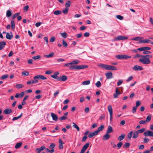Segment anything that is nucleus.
Wrapping results in <instances>:
<instances>
[{"instance_id": "obj_53", "label": "nucleus", "mask_w": 153, "mask_h": 153, "mask_svg": "<svg viewBox=\"0 0 153 153\" xmlns=\"http://www.w3.org/2000/svg\"><path fill=\"white\" fill-rule=\"evenodd\" d=\"M95 85L98 88L100 87L101 85V83L100 81L97 82L95 84Z\"/></svg>"}, {"instance_id": "obj_5", "label": "nucleus", "mask_w": 153, "mask_h": 153, "mask_svg": "<svg viewBox=\"0 0 153 153\" xmlns=\"http://www.w3.org/2000/svg\"><path fill=\"white\" fill-rule=\"evenodd\" d=\"M128 37L127 36H120L114 37L113 39V41H117L125 40L128 39Z\"/></svg>"}, {"instance_id": "obj_4", "label": "nucleus", "mask_w": 153, "mask_h": 153, "mask_svg": "<svg viewBox=\"0 0 153 153\" xmlns=\"http://www.w3.org/2000/svg\"><path fill=\"white\" fill-rule=\"evenodd\" d=\"M39 79L42 80H45L47 78L43 75H38L33 77L34 80H33V82L34 83H37L38 82V79Z\"/></svg>"}, {"instance_id": "obj_32", "label": "nucleus", "mask_w": 153, "mask_h": 153, "mask_svg": "<svg viewBox=\"0 0 153 153\" xmlns=\"http://www.w3.org/2000/svg\"><path fill=\"white\" fill-rule=\"evenodd\" d=\"M151 116L149 115L147 116L145 121L146 123L149 122L151 120Z\"/></svg>"}, {"instance_id": "obj_1", "label": "nucleus", "mask_w": 153, "mask_h": 153, "mask_svg": "<svg viewBox=\"0 0 153 153\" xmlns=\"http://www.w3.org/2000/svg\"><path fill=\"white\" fill-rule=\"evenodd\" d=\"M71 62L65 64L63 65L64 67L69 66V68L71 69L79 70L80 69H83L87 68L88 67L86 65H71Z\"/></svg>"}, {"instance_id": "obj_62", "label": "nucleus", "mask_w": 153, "mask_h": 153, "mask_svg": "<svg viewBox=\"0 0 153 153\" xmlns=\"http://www.w3.org/2000/svg\"><path fill=\"white\" fill-rule=\"evenodd\" d=\"M33 80H29L27 82V85H30V84H34V83L33 82Z\"/></svg>"}, {"instance_id": "obj_58", "label": "nucleus", "mask_w": 153, "mask_h": 153, "mask_svg": "<svg viewBox=\"0 0 153 153\" xmlns=\"http://www.w3.org/2000/svg\"><path fill=\"white\" fill-rule=\"evenodd\" d=\"M46 151L48 152H51V153H53L54 152V150H50L49 149L47 148H45Z\"/></svg>"}, {"instance_id": "obj_27", "label": "nucleus", "mask_w": 153, "mask_h": 153, "mask_svg": "<svg viewBox=\"0 0 153 153\" xmlns=\"http://www.w3.org/2000/svg\"><path fill=\"white\" fill-rule=\"evenodd\" d=\"M22 142H20L19 143H16V144L15 146V147L16 149H17L20 147L22 146Z\"/></svg>"}, {"instance_id": "obj_36", "label": "nucleus", "mask_w": 153, "mask_h": 153, "mask_svg": "<svg viewBox=\"0 0 153 153\" xmlns=\"http://www.w3.org/2000/svg\"><path fill=\"white\" fill-rule=\"evenodd\" d=\"M55 146V144L53 143H52L49 146V148L50 149H51V150H54V148Z\"/></svg>"}, {"instance_id": "obj_54", "label": "nucleus", "mask_w": 153, "mask_h": 153, "mask_svg": "<svg viewBox=\"0 0 153 153\" xmlns=\"http://www.w3.org/2000/svg\"><path fill=\"white\" fill-rule=\"evenodd\" d=\"M141 104V102L139 101H137L136 102V105L135 106L136 108H137L138 106Z\"/></svg>"}, {"instance_id": "obj_50", "label": "nucleus", "mask_w": 153, "mask_h": 153, "mask_svg": "<svg viewBox=\"0 0 153 153\" xmlns=\"http://www.w3.org/2000/svg\"><path fill=\"white\" fill-rule=\"evenodd\" d=\"M145 130V129L144 128H141L138 130L137 132L138 133H142Z\"/></svg>"}, {"instance_id": "obj_12", "label": "nucleus", "mask_w": 153, "mask_h": 153, "mask_svg": "<svg viewBox=\"0 0 153 153\" xmlns=\"http://www.w3.org/2000/svg\"><path fill=\"white\" fill-rule=\"evenodd\" d=\"M121 94V93L118 90V88H117L116 89L115 93L113 94L114 98H116L118 97V95Z\"/></svg>"}, {"instance_id": "obj_2", "label": "nucleus", "mask_w": 153, "mask_h": 153, "mask_svg": "<svg viewBox=\"0 0 153 153\" xmlns=\"http://www.w3.org/2000/svg\"><path fill=\"white\" fill-rule=\"evenodd\" d=\"M99 66L101 68L106 70L113 71L116 70L117 69L116 67L109 65L100 64Z\"/></svg>"}, {"instance_id": "obj_61", "label": "nucleus", "mask_w": 153, "mask_h": 153, "mask_svg": "<svg viewBox=\"0 0 153 153\" xmlns=\"http://www.w3.org/2000/svg\"><path fill=\"white\" fill-rule=\"evenodd\" d=\"M29 8V6L28 5H26L24 7L23 9L25 11L27 12Z\"/></svg>"}, {"instance_id": "obj_13", "label": "nucleus", "mask_w": 153, "mask_h": 153, "mask_svg": "<svg viewBox=\"0 0 153 153\" xmlns=\"http://www.w3.org/2000/svg\"><path fill=\"white\" fill-rule=\"evenodd\" d=\"M110 137V135L108 133L106 132V134L103 136L102 140H108Z\"/></svg>"}, {"instance_id": "obj_40", "label": "nucleus", "mask_w": 153, "mask_h": 153, "mask_svg": "<svg viewBox=\"0 0 153 153\" xmlns=\"http://www.w3.org/2000/svg\"><path fill=\"white\" fill-rule=\"evenodd\" d=\"M71 1H68L65 3V6L66 8H68L70 7L71 4Z\"/></svg>"}, {"instance_id": "obj_48", "label": "nucleus", "mask_w": 153, "mask_h": 153, "mask_svg": "<svg viewBox=\"0 0 153 153\" xmlns=\"http://www.w3.org/2000/svg\"><path fill=\"white\" fill-rule=\"evenodd\" d=\"M16 87L17 88L20 89L22 88L23 86L22 84H18L16 85Z\"/></svg>"}, {"instance_id": "obj_20", "label": "nucleus", "mask_w": 153, "mask_h": 153, "mask_svg": "<svg viewBox=\"0 0 153 153\" xmlns=\"http://www.w3.org/2000/svg\"><path fill=\"white\" fill-rule=\"evenodd\" d=\"M67 76L65 75H62V76L59 77V81H65L67 80Z\"/></svg>"}, {"instance_id": "obj_18", "label": "nucleus", "mask_w": 153, "mask_h": 153, "mask_svg": "<svg viewBox=\"0 0 153 153\" xmlns=\"http://www.w3.org/2000/svg\"><path fill=\"white\" fill-rule=\"evenodd\" d=\"M12 112L11 109H6L3 111V113L6 114H9Z\"/></svg>"}, {"instance_id": "obj_33", "label": "nucleus", "mask_w": 153, "mask_h": 153, "mask_svg": "<svg viewBox=\"0 0 153 153\" xmlns=\"http://www.w3.org/2000/svg\"><path fill=\"white\" fill-rule=\"evenodd\" d=\"M29 74V73L27 71H23L22 73V75L24 76H28Z\"/></svg>"}, {"instance_id": "obj_6", "label": "nucleus", "mask_w": 153, "mask_h": 153, "mask_svg": "<svg viewBox=\"0 0 153 153\" xmlns=\"http://www.w3.org/2000/svg\"><path fill=\"white\" fill-rule=\"evenodd\" d=\"M115 57L118 59H127L131 58V56L127 55H119L115 56Z\"/></svg>"}, {"instance_id": "obj_9", "label": "nucleus", "mask_w": 153, "mask_h": 153, "mask_svg": "<svg viewBox=\"0 0 153 153\" xmlns=\"http://www.w3.org/2000/svg\"><path fill=\"white\" fill-rule=\"evenodd\" d=\"M132 69L134 71H141L143 70V68L142 67L139 66L137 65H136L134 66L133 68Z\"/></svg>"}, {"instance_id": "obj_44", "label": "nucleus", "mask_w": 153, "mask_h": 153, "mask_svg": "<svg viewBox=\"0 0 153 153\" xmlns=\"http://www.w3.org/2000/svg\"><path fill=\"white\" fill-rule=\"evenodd\" d=\"M123 143L122 142L119 143L117 145V146L118 149H120L123 145Z\"/></svg>"}, {"instance_id": "obj_35", "label": "nucleus", "mask_w": 153, "mask_h": 153, "mask_svg": "<svg viewBox=\"0 0 153 153\" xmlns=\"http://www.w3.org/2000/svg\"><path fill=\"white\" fill-rule=\"evenodd\" d=\"M41 58V56L40 55H38L36 56H33L32 57V58L33 59L36 60H37L38 59H39Z\"/></svg>"}, {"instance_id": "obj_7", "label": "nucleus", "mask_w": 153, "mask_h": 153, "mask_svg": "<svg viewBox=\"0 0 153 153\" xmlns=\"http://www.w3.org/2000/svg\"><path fill=\"white\" fill-rule=\"evenodd\" d=\"M143 135L145 137H153V131L150 130H147L144 133Z\"/></svg>"}, {"instance_id": "obj_43", "label": "nucleus", "mask_w": 153, "mask_h": 153, "mask_svg": "<svg viewBox=\"0 0 153 153\" xmlns=\"http://www.w3.org/2000/svg\"><path fill=\"white\" fill-rule=\"evenodd\" d=\"M90 83V80H87L82 82V84L84 85H89Z\"/></svg>"}, {"instance_id": "obj_39", "label": "nucleus", "mask_w": 153, "mask_h": 153, "mask_svg": "<svg viewBox=\"0 0 153 153\" xmlns=\"http://www.w3.org/2000/svg\"><path fill=\"white\" fill-rule=\"evenodd\" d=\"M22 113H21V114L19 116L17 117H14L13 118V121H14V120H17L19 118H21V117L22 116Z\"/></svg>"}, {"instance_id": "obj_51", "label": "nucleus", "mask_w": 153, "mask_h": 153, "mask_svg": "<svg viewBox=\"0 0 153 153\" xmlns=\"http://www.w3.org/2000/svg\"><path fill=\"white\" fill-rule=\"evenodd\" d=\"M141 37H135L132 39V40L138 41L141 40Z\"/></svg>"}, {"instance_id": "obj_28", "label": "nucleus", "mask_w": 153, "mask_h": 153, "mask_svg": "<svg viewBox=\"0 0 153 153\" xmlns=\"http://www.w3.org/2000/svg\"><path fill=\"white\" fill-rule=\"evenodd\" d=\"M15 24L14 21L12 20L11 21V28L13 30L15 28Z\"/></svg>"}, {"instance_id": "obj_31", "label": "nucleus", "mask_w": 153, "mask_h": 153, "mask_svg": "<svg viewBox=\"0 0 153 153\" xmlns=\"http://www.w3.org/2000/svg\"><path fill=\"white\" fill-rule=\"evenodd\" d=\"M73 127L76 128L78 131H79L80 130L79 127L74 123H73Z\"/></svg>"}, {"instance_id": "obj_47", "label": "nucleus", "mask_w": 153, "mask_h": 153, "mask_svg": "<svg viewBox=\"0 0 153 153\" xmlns=\"http://www.w3.org/2000/svg\"><path fill=\"white\" fill-rule=\"evenodd\" d=\"M62 44L64 47L65 48H66L67 47L68 45L67 43L65 41L64 39L62 40Z\"/></svg>"}, {"instance_id": "obj_11", "label": "nucleus", "mask_w": 153, "mask_h": 153, "mask_svg": "<svg viewBox=\"0 0 153 153\" xmlns=\"http://www.w3.org/2000/svg\"><path fill=\"white\" fill-rule=\"evenodd\" d=\"M59 73L58 72H56L54 74L51 75V77L53 78L57 79L59 81V77L57 75H59Z\"/></svg>"}, {"instance_id": "obj_19", "label": "nucleus", "mask_w": 153, "mask_h": 153, "mask_svg": "<svg viewBox=\"0 0 153 153\" xmlns=\"http://www.w3.org/2000/svg\"><path fill=\"white\" fill-rule=\"evenodd\" d=\"M51 115L53 120L56 121L58 119V117L57 115L53 113H51Z\"/></svg>"}, {"instance_id": "obj_25", "label": "nucleus", "mask_w": 153, "mask_h": 153, "mask_svg": "<svg viewBox=\"0 0 153 153\" xmlns=\"http://www.w3.org/2000/svg\"><path fill=\"white\" fill-rule=\"evenodd\" d=\"M151 42V41L149 39H143L140 40L139 42V43H149Z\"/></svg>"}, {"instance_id": "obj_30", "label": "nucleus", "mask_w": 153, "mask_h": 153, "mask_svg": "<svg viewBox=\"0 0 153 153\" xmlns=\"http://www.w3.org/2000/svg\"><path fill=\"white\" fill-rule=\"evenodd\" d=\"M54 54L53 52H52L49 53V54L45 55L44 56L46 58H50L52 57Z\"/></svg>"}, {"instance_id": "obj_64", "label": "nucleus", "mask_w": 153, "mask_h": 153, "mask_svg": "<svg viewBox=\"0 0 153 153\" xmlns=\"http://www.w3.org/2000/svg\"><path fill=\"white\" fill-rule=\"evenodd\" d=\"M123 82V81L121 80H119L117 82V85L118 86L120 85Z\"/></svg>"}, {"instance_id": "obj_42", "label": "nucleus", "mask_w": 153, "mask_h": 153, "mask_svg": "<svg viewBox=\"0 0 153 153\" xmlns=\"http://www.w3.org/2000/svg\"><path fill=\"white\" fill-rule=\"evenodd\" d=\"M68 9L67 8H65L64 9L62 10V12L65 14H66L68 13Z\"/></svg>"}, {"instance_id": "obj_24", "label": "nucleus", "mask_w": 153, "mask_h": 153, "mask_svg": "<svg viewBox=\"0 0 153 153\" xmlns=\"http://www.w3.org/2000/svg\"><path fill=\"white\" fill-rule=\"evenodd\" d=\"M104 126L103 125H101L100 127H99L98 128L97 130L96 131L98 134V132L102 131L104 129Z\"/></svg>"}, {"instance_id": "obj_10", "label": "nucleus", "mask_w": 153, "mask_h": 153, "mask_svg": "<svg viewBox=\"0 0 153 153\" xmlns=\"http://www.w3.org/2000/svg\"><path fill=\"white\" fill-rule=\"evenodd\" d=\"M59 149H62L63 148V144L64 143L63 142L62 139H60L59 140Z\"/></svg>"}, {"instance_id": "obj_16", "label": "nucleus", "mask_w": 153, "mask_h": 153, "mask_svg": "<svg viewBox=\"0 0 153 153\" xmlns=\"http://www.w3.org/2000/svg\"><path fill=\"white\" fill-rule=\"evenodd\" d=\"M97 133L96 132V131H95L93 132H90L89 133L88 137L90 138H91L94 136L97 135Z\"/></svg>"}, {"instance_id": "obj_55", "label": "nucleus", "mask_w": 153, "mask_h": 153, "mask_svg": "<svg viewBox=\"0 0 153 153\" xmlns=\"http://www.w3.org/2000/svg\"><path fill=\"white\" fill-rule=\"evenodd\" d=\"M150 140L146 137H144L143 138V142L144 143H147Z\"/></svg>"}, {"instance_id": "obj_26", "label": "nucleus", "mask_w": 153, "mask_h": 153, "mask_svg": "<svg viewBox=\"0 0 153 153\" xmlns=\"http://www.w3.org/2000/svg\"><path fill=\"white\" fill-rule=\"evenodd\" d=\"M138 133L137 131H135L133 132V138L134 139L137 138L138 136Z\"/></svg>"}, {"instance_id": "obj_57", "label": "nucleus", "mask_w": 153, "mask_h": 153, "mask_svg": "<svg viewBox=\"0 0 153 153\" xmlns=\"http://www.w3.org/2000/svg\"><path fill=\"white\" fill-rule=\"evenodd\" d=\"M143 48L144 51H148L150 50L151 49V48L149 47H143Z\"/></svg>"}, {"instance_id": "obj_3", "label": "nucleus", "mask_w": 153, "mask_h": 153, "mask_svg": "<svg viewBox=\"0 0 153 153\" xmlns=\"http://www.w3.org/2000/svg\"><path fill=\"white\" fill-rule=\"evenodd\" d=\"M139 61L143 64L145 65L149 64L151 63L150 59H149L148 58L145 57V55H143V56L142 58H140L139 59Z\"/></svg>"}, {"instance_id": "obj_59", "label": "nucleus", "mask_w": 153, "mask_h": 153, "mask_svg": "<svg viewBox=\"0 0 153 153\" xmlns=\"http://www.w3.org/2000/svg\"><path fill=\"white\" fill-rule=\"evenodd\" d=\"M137 109V108H136L135 106L131 110L132 113L134 114L136 112V110Z\"/></svg>"}, {"instance_id": "obj_49", "label": "nucleus", "mask_w": 153, "mask_h": 153, "mask_svg": "<svg viewBox=\"0 0 153 153\" xmlns=\"http://www.w3.org/2000/svg\"><path fill=\"white\" fill-rule=\"evenodd\" d=\"M62 36L64 38H66L67 37V34L66 32L61 33H60Z\"/></svg>"}, {"instance_id": "obj_22", "label": "nucleus", "mask_w": 153, "mask_h": 153, "mask_svg": "<svg viewBox=\"0 0 153 153\" xmlns=\"http://www.w3.org/2000/svg\"><path fill=\"white\" fill-rule=\"evenodd\" d=\"M89 145V143H86L82 147L81 150L85 152V151L88 149Z\"/></svg>"}, {"instance_id": "obj_21", "label": "nucleus", "mask_w": 153, "mask_h": 153, "mask_svg": "<svg viewBox=\"0 0 153 153\" xmlns=\"http://www.w3.org/2000/svg\"><path fill=\"white\" fill-rule=\"evenodd\" d=\"M113 131L112 127L111 126H108V129L106 131V133L108 134L111 133Z\"/></svg>"}, {"instance_id": "obj_46", "label": "nucleus", "mask_w": 153, "mask_h": 153, "mask_svg": "<svg viewBox=\"0 0 153 153\" xmlns=\"http://www.w3.org/2000/svg\"><path fill=\"white\" fill-rule=\"evenodd\" d=\"M67 117H65V116H63L61 117H60L59 118V120L60 121H62L63 120H65V119L67 118Z\"/></svg>"}, {"instance_id": "obj_34", "label": "nucleus", "mask_w": 153, "mask_h": 153, "mask_svg": "<svg viewBox=\"0 0 153 153\" xmlns=\"http://www.w3.org/2000/svg\"><path fill=\"white\" fill-rule=\"evenodd\" d=\"M62 11L59 10H56L53 13L55 15H58L61 14Z\"/></svg>"}, {"instance_id": "obj_23", "label": "nucleus", "mask_w": 153, "mask_h": 153, "mask_svg": "<svg viewBox=\"0 0 153 153\" xmlns=\"http://www.w3.org/2000/svg\"><path fill=\"white\" fill-rule=\"evenodd\" d=\"M126 134H122L117 138L118 140L119 141H121L123 140L125 137Z\"/></svg>"}, {"instance_id": "obj_17", "label": "nucleus", "mask_w": 153, "mask_h": 153, "mask_svg": "<svg viewBox=\"0 0 153 153\" xmlns=\"http://www.w3.org/2000/svg\"><path fill=\"white\" fill-rule=\"evenodd\" d=\"M6 45V42L4 41L0 42V50H2Z\"/></svg>"}, {"instance_id": "obj_14", "label": "nucleus", "mask_w": 153, "mask_h": 153, "mask_svg": "<svg viewBox=\"0 0 153 153\" xmlns=\"http://www.w3.org/2000/svg\"><path fill=\"white\" fill-rule=\"evenodd\" d=\"M10 33L11 35H10L9 33H6V38L7 39L9 40L11 39L13 36V35H12V33L11 32Z\"/></svg>"}, {"instance_id": "obj_52", "label": "nucleus", "mask_w": 153, "mask_h": 153, "mask_svg": "<svg viewBox=\"0 0 153 153\" xmlns=\"http://www.w3.org/2000/svg\"><path fill=\"white\" fill-rule=\"evenodd\" d=\"M8 76V75H2L1 78V79H7Z\"/></svg>"}, {"instance_id": "obj_56", "label": "nucleus", "mask_w": 153, "mask_h": 153, "mask_svg": "<svg viewBox=\"0 0 153 153\" xmlns=\"http://www.w3.org/2000/svg\"><path fill=\"white\" fill-rule=\"evenodd\" d=\"M116 17L117 18L120 20H122L123 19V17L120 15H117L116 16Z\"/></svg>"}, {"instance_id": "obj_60", "label": "nucleus", "mask_w": 153, "mask_h": 153, "mask_svg": "<svg viewBox=\"0 0 153 153\" xmlns=\"http://www.w3.org/2000/svg\"><path fill=\"white\" fill-rule=\"evenodd\" d=\"M146 121L144 120H141L139 122V123L140 124L145 125L146 124Z\"/></svg>"}, {"instance_id": "obj_37", "label": "nucleus", "mask_w": 153, "mask_h": 153, "mask_svg": "<svg viewBox=\"0 0 153 153\" xmlns=\"http://www.w3.org/2000/svg\"><path fill=\"white\" fill-rule=\"evenodd\" d=\"M12 15V13L9 10H8L7 11L6 13V16L7 17H10Z\"/></svg>"}, {"instance_id": "obj_8", "label": "nucleus", "mask_w": 153, "mask_h": 153, "mask_svg": "<svg viewBox=\"0 0 153 153\" xmlns=\"http://www.w3.org/2000/svg\"><path fill=\"white\" fill-rule=\"evenodd\" d=\"M108 109L110 113V120H111L112 117L113 110L112 107L111 105H110L108 106Z\"/></svg>"}, {"instance_id": "obj_15", "label": "nucleus", "mask_w": 153, "mask_h": 153, "mask_svg": "<svg viewBox=\"0 0 153 153\" xmlns=\"http://www.w3.org/2000/svg\"><path fill=\"white\" fill-rule=\"evenodd\" d=\"M105 75L107 79L112 78L113 77L112 73L111 72H108L105 74Z\"/></svg>"}, {"instance_id": "obj_45", "label": "nucleus", "mask_w": 153, "mask_h": 153, "mask_svg": "<svg viewBox=\"0 0 153 153\" xmlns=\"http://www.w3.org/2000/svg\"><path fill=\"white\" fill-rule=\"evenodd\" d=\"M79 62L78 60H76L73 61L72 62H71V65L74 64H77L79 63Z\"/></svg>"}, {"instance_id": "obj_63", "label": "nucleus", "mask_w": 153, "mask_h": 153, "mask_svg": "<svg viewBox=\"0 0 153 153\" xmlns=\"http://www.w3.org/2000/svg\"><path fill=\"white\" fill-rule=\"evenodd\" d=\"M55 37L52 36L51 38V39L50 40V42H53L55 41Z\"/></svg>"}, {"instance_id": "obj_41", "label": "nucleus", "mask_w": 153, "mask_h": 153, "mask_svg": "<svg viewBox=\"0 0 153 153\" xmlns=\"http://www.w3.org/2000/svg\"><path fill=\"white\" fill-rule=\"evenodd\" d=\"M20 14V13H15L13 15L12 17V19H14L17 16Z\"/></svg>"}, {"instance_id": "obj_29", "label": "nucleus", "mask_w": 153, "mask_h": 153, "mask_svg": "<svg viewBox=\"0 0 153 153\" xmlns=\"http://www.w3.org/2000/svg\"><path fill=\"white\" fill-rule=\"evenodd\" d=\"M133 133V131H130L127 135V137L130 140L132 137Z\"/></svg>"}, {"instance_id": "obj_38", "label": "nucleus", "mask_w": 153, "mask_h": 153, "mask_svg": "<svg viewBox=\"0 0 153 153\" xmlns=\"http://www.w3.org/2000/svg\"><path fill=\"white\" fill-rule=\"evenodd\" d=\"M130 145V144L129 143H126L123 146V148H128Z\"/></svg>"}]
</instances>
